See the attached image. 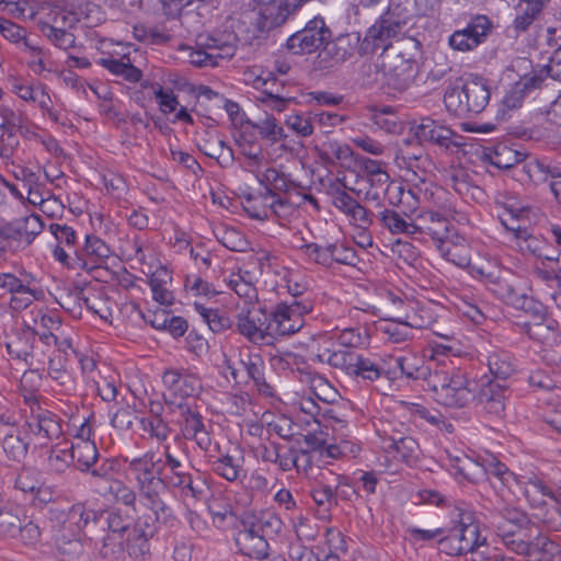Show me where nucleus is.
Instances as JSON below:
<instances>
[{
  "mask_svg": "<svg viewBox=\"0 0 561 561\" xmlns=\"http://www.w3.org/2000/svg\"><path fill=\"white\" fill-rule=\"evenodd\" d=\"M484 525L511 552L527 561H560V546L547 537L534 536V524L520 508L499 496L485 507Z\"/></svg>",
  "mask_w": 561,
  "mask_h": 561,
  "instance_id": "obj_1",
  "label": "nucleus"
},
{
  "mask_svg": "<svg viewBox=\"0 0 561 561\" xmlns=\"http://www.w3.org/2000/svg\"><path fill=\"white\" fill-rule=\"evenodd\" d=\"M127 470L136 489L159 497L172 489H179L195 499L201 494L194 486L190 465L184 462V456L176 454L169 444H164L160 453L148 450L130 459Z\"/></svg>",
  "mask_w": 561,
  "mask_h": 561,
  "instance_id": "obj_2",
  "label": "nucleus"
},
{
  "mask_svg": "<svg viewBox=\"0 0 561 561\" xmlns=\"http://www.w3.org/2000/svg\"><path fill=\"white\" fill-rule=\"evenodd\" d=\"M337 345L342 348L319 346L316 359L340 369L348 377L362 381H375L382 375V367L373 358L355 351L369 344L368 329L365 327H350L334 333Z\"/></svg>",
  "mask_w": 561,
  "mask_h": 561,
  "instance_id": "obj_3",
  "label": "nucleus"
},
{
  "mask_svg": "<svg viewBox=\"0 0 561 561\" xmlns=\"http://www.w3.org/2000/svg\"><path fill=\"white\" fill-rule=\"evenodd\" d=\"M478 382L453 360L443 366L432 377L430 390L435 400L447 408H465L477 397Z\"/></svg>",
  "mask_w": 561,
  "mask_h": 561,
  "instance_id": "obj_4",
  "label": "nucleus"
},
{
  "mask_svg": "<svg viewBox=\"0 0 561 561\" xmlns=\"http://www.w3.org/2000/svg\"><path fill=\"white\" fill-rule=\"evenodd\" d=\"M457 523L439 539V546L450 556H462L474 548L486 547V538L481 536L474 513L463 503L457 504L451 513Z\"/></svg>",
  "mask_w": 561,
  "mask_h": 561,
  "instance_id": "obj_5",
  "label": "nucleus"
},
{
  "mask_svg": "<svg viewBox=\"0 0 561 561\" xmlns=\"http://www.w3.org/2000/svg\"><path fill=\"white\" fill-rule=\"evenodd\" d=\"M44 224L41 216L28 214L0 220V257L14 254L30 247L42 233Z\"/></svg>",
  "mask_w": 561,
  "mask_h": 561,
  "instance_id": "obj_6",
  "label": "nucleus"
},
{
  "mask_svg": "<svg viewBox=\"0 0 561 561\" xmlns=\"http://www.w3.org/2000/svg\"><path fill=\"white\" fill-rule=\"evenodd\" d=\"M489 101V87L479 77L467 80L461 88L448 89L444 95L446 108L457 116L481 113Z\"/></svg>",
  "mask_w": 561,
  "mask_h": 561,
  "instance_id": "obj_7",
  "label": "nucleus"
},
{
  "mask_svg": "<svg viewBox=\"0 0 561 561\" xmlns=\"http://www.w3.org/2000/svg\"><path fill=\"white\" fill-rule=\"evenodd\" d=\"M314 300L309 299H284L267 307L270 325L274 335H291L300 331L305 324L304 317L312 312Z\"/></svg>",
  "mask_w": 561,
  "mask_h": 561,
  "instance_id": "obj_8",
  "label": "nucleus"
},
{
  "mask_svg": "<svg viewBox=\"0 0 561 561\" xmlns=\"http://www.w3.org/2000/svg\"><path fill=\"white\" fill-rule=\"evenodd\" d=\"M139 503L148 512L138 516L135 522V531L139 538L148 540L152 538L161 526L169 529L178 524L173 510L163 501L162 497L138 490Z\"/></svg>",
  "mask_w": 561,
  "mask_h": 561,
  "instance_id": "obj_9",
  "label": "nucleus"
},
{
  "mask_svg": "<svg viewBox=\"0 0 561 561\" xmlns=\"http://www.w3.org/2000/svg\"><path fill=\"white\" fill-rule=\"evenodd\" d=\"M332 37V31L322 16H314L304 28L291 34L285 44L294 55H306L321 50Z\"/></svg>",
  "mask_w": 561,
  "mask_h": 561,
  "instance_id": "obj_10",
  "label": "nucleus"
},
{
  "mask_svg": "<svg viewBox=\"0 0 561 561\" xmlns=\"http://www.w3.org/2000/svg\"><path fill=\"white\" fill-rule=\"evenodd\" d=\"M236 331L253 344H271L274 335L270 325L267 306L255 308L253 305L238 312Z\"/></svg>",
  "mask_w": 561,
  "mask_h": 561,
  "instance_id": "obj_11",
  "label": "nucleus"
},
{
  "mask_svg": "<svg viewBox=\"0 0 561 561\" xmlns=\"http://www.w3.org/2000/svg\"><path fill=\"white\" fill-rule=\"evenodd\" d=\"M492 27V21L486 15H474L463 28L456 30L449 35L448 45L456 51H471L486 41Z\"/></svg>",
  "mask_w": 561,
  "mask_h": 561,
  "instance_id": "obj_12",
  "label": "nucleus"
},
{
  "mask_svg": "<svg viewBox=\"0 0 561 561\" xmlns=\"http://www.w3.org/2000/svg\"><path fill=\"white\" fill-rule=\"evenodd\" d=\"M386 83L389 88L402 92L414 81L416 76L415 54L399 50L398 54L385 64Z\"/></svg>",
  "mask_w": 561,
  "mask_h": 561,
  "instance_id": "obj_13",
  "label": "nucleus"
},
{
  "mask_svg": "<svg viewBox=\"0 0 561 561\" xmlns=\"http://www.w3.org/2000/svg\"><path fill=\"white\" fill-rule=\"evenodd\" d=\"M209 465L215 474L231 483H242L248 476L245 457L238 446L211 456Z\"/></svg>",
  "mask_w": 561,
  "mask_h": 561,
  "instance_id": "obj_14",
  "label": "nucleus"
},
{
  "mask_svg": "<svg viewBox=\"0 0 561 561\" xmlns=\"http://www.w3.org/2000/svg\"><path fill=\"white\" fill-rule=\"evenodd\" d=\"M162 382L171 397L170 399L165 397V402L170 404H172L171 401L176 402V399L182 401L186 398L196 397L202 389L201 379L185 369H165L162 375Z\"/></svg>",
  "mask_w": 561,
  "mask_h": 561,
  "instance_id": "obj_15",
  "label": "nucleus"
},
{
  "mask_svg": "<svg viewBox=\"0 0 561 561\" xmlns=\"http://www.w3.org/2000/svg\"><path fill=\"white\" fill-rule=\"evenodd\" d=\"M412 129L420 142H432L446 149L462 146V136L431 117H422Z\"/></svg>",
  "mask_w": 561,
  "mask_h": 561,
  "instance_id": "obj_16",
  "label": "nucleus"
},
{
  "mask_svg": "<svg viewBox=\"0 0 561 561\" xmlns=\"http://www.w3.org/2000/svg\"><path fill=\"white\" fill-rule=\"evenodd\" d=\"M50 519L56 520L64 530L71 533L73 537L90 524L96 525L99 512L88 510L82 503L70 506L67 511L51 508Z\"/></svg>",
  "mask_w": 561,
  "mask_h": 561,
  "instance_id": "obj_17",
  "label": "nucleus"
},
{
  "mask_svg": "<svg viewBox=\"0 0 561 561\" xmlns=\"http://www.w3.org/2000/svg\"><path fill=\"white\" fill-rule=\"evenodd\" d=\"M171 403L181 410V415L183 416L182 434L184 438L194 440L202 450H208L211 445V437L202 414L193 410L187 403L174 401H171Z\"/></svg>",
  "mask_w": 561,
  "mask_h": 561,
  "instance_id": "obj_18",
  "label": "nucleus"
},
{
  "mask_svg": "<svg viewBox=\"0 0 561 561\" xmlns=\"http://www.w3.org/2000/svg\"><path fill=\"white\" fill-rule=\"evenodd\" d=\"M365 182L368 185L364 196L367 202H374L377 206H380L383 199H387L392 206L403 203L404 188L401 184L391 181L389 173L368 179Z\"/></svg>",
  "mask_w": 561,
  "mask_h": 561,
  "instance_id": "obj_19",
  "label": "nucleus"
},
{
  "mask_svg": "<svg viewBox=\"0 0 561 561\" xmlns=\"http://www.w3.org/2000/svg\"><path fill=\"white\" fill-rule=\"evenodd\" d=\"M396 367L401 374L411 380H423L427 387L431 386L432 377L438 370V362L426 359L415 353H405L394 358Z\"/></svg>",
  "mask_w": 561,
  "mask_h": 561,
  "instance_id": "obj_20",
  "label": "nucleus"
},
{
  "mask_svg": "<svg viewBox=\"0 0 561 561\" xmlns=\"http://www.w3.org/2000/svg\"><path fill=\"white\" fill-rule=\"evenodd\" d=\"M534 507H540L546 504L547 499L556 503H561V488L552 489L536 474L520 476L516 484Z\"/></svg>",
  "mask_w": 561,
  "mask_h": 561,
  "instance_id": "obj_21",
  "label": "nucleus"
},
{
  "mask_svg": "<svg viewBox=\"0 0 561 561\" xmlns=\"http://www.w3.org/2000/svg\"><path fill=\"white\" fill-rule=\"evenodd\" d=\"M394 34L380 19H376L365 32L359 43L360 55H375L381 50L382 54L392 48V42L397 38Z\"/></svg>",
  "mask_w": 561,
  "mask_h": 561,
  "instance_id": "obj_22",
  "label": "nucleus"
},
{
  "mask_svg": "<svg viewBox=\"0 0 561 561\" xmlns=\"http://www.w3.org/2000/svg\"><path fill=\"white\" fill-rule=\"evenodd\" d=\"M511 233L523 254H529L545 261H559V257L548 255L547 250H550L548 242L540 236L534 234L526 226L513 227Z\"/></svg>",
  "mask_w": 561,
  "mask_h": 561,
  "instance_id": "obj_23",
  "label": "nucleus"
},
{
  "mask_svg": "<svg viewBox=\"0 0 561 561\" xmlns=\"http://www.w3.org/2000/svg\"><path fill=\"white\" fill-rule=\"evenodd\" d=\"M416 233H424L431 237L436 247L454 231L449 220L436 211H422L415 219Z\"/></svg>",
  "mask_w": 561,
  "mask_h": 561,
  "instance_id": "obj_24",
  "label": "nucleus"
},
{
  "mask_svg": "<svg viewBox=\"0 0 561 561\" xmlns=\"http://www.w3.org/2000/svg\"><path fill=\"white\" fill-rule=\"evenodd\" d=\"M242 528L238 530L236 535V543L239 547L240 551L249 556L250 558H255L260 561L268 558V542L265 535H261L250 526H248L247 520H242Z\"/></svg>",
  "mask_w": 561,
  "mask_h": 561,
  "instance_id": "obj_25",
  "label": "nucleus"
},
{
  "mask_svg": "<svg viewBox=\"0 0 561 561\" xmlns=\"http://www.w3.org/2000/svg\"><path fill=\"white\" fill-rule=\"evenodd\" d=\"M75 253L82 268L93 270L103 266L112 251L101 238L87 234L83 248L80 251L75 250Z\"/></svg>",
  "mask_w": 561,
  "mask_h": 561,
  "instance_id": "obj_26",
  "label": "nucleus"
},
{
  "mask_svg": "<svg viewBox=\"0 0 561 561\" xmlns=\"http://www.w3.org/2000/svg\"><path fill=\"white\" fill-rule=\"evenodd\" d=\"M507 393L505 386L490 380L480 390L477 388L476 398L486 413L501 419L505 414Z\"/></svg>",
  "mask_w": 561,
  "mask_h": 561,
  "instance_id": "obj_27",
  "label": "nucleus"
},
{
  "mask_svg": "<svg viewBox=\"0 0 561 561\" xmlns=\"http://www.w3.org/2000/svg\"><path fill=\"white\" fill-rule=\"evenodd\" d=\"M542 1L518 0L515 7V18L512 28L516 35L528 32L531 27L540 26L543 9Z\"/></svg>",
  "mask_w": 561,
  "mask_h": 561,
  "instance_id": "obj_28",
  "label": "nucleus"
},
{
  "mask_svg": "<svg viewBox=\"0 0 561 561\" xmlns=\"http://www.w3.org/2000/svg\"><path fill=\"white\" fill-rule=\"evenodd\" d=\"M377 225L392 236L416 234L415 222L405 213H399L393 208H382L375 215Z\"/></svg>",
  "mask_w": 561,
  "mask_h": 561,
  "instance_id": "obj_29",
  "label": "nucleus"
},
{
  "mask_svg": "<svg viewBox=\"0 0 561 561\" xmlns=\"http://www.w3.org/2000/svg\"><path fill=\"white\" fill-rule=\"evenodd\" d=\"M96 525L105 530L106 536L103 537V546H121L124 534L129 530L130 523L118 511H103L99 512Z\"/></svg>",
  "mask_w": 561,
  "mask_h": 561,
  "instance_id": "obj_30",
  "label": "nucleus"
},
{
  "mask_svg": "<svg viewBox=\"0 0 561 561\" xmlns=\"http://www.w3.org/2000/svg\"><path fill=\"white\" fill-rule=\"evenodd\" d=\"M435 248L447 262L462 268L469 266L471 249L466 238L453 231L448 238L444 239Z\"/></svg>",
  "mask_w": 561,
  "mask_h": 561,
  "instance_id": "obj_31",
  "label": "nucleus"
},
{
  "mask_svg": "<svg viewBox=\"0 0 561 561\" xmlns=\"http://www.w3.org/2000/svg\"><path fill=\"white\" fill-rule=\"evenodd\" d=\"M310 494L314 503L319 507H323L325 511H330L333 506H337L333 472L318 468V473L314 476Z\"/></svg>",
  "mask_w": 561,
  "mask_h": 561,
  "instance_id": "obj_32",
  "label": "nucleus"
},
{
  "mask_svg": "<svg viewBox=\"0 0 561 561\" xmlns=\"http://www.w3.org/2000/svg\"><path fill=\"white\" fill-rule=\"evenodd\" d=\"M239 363L244 368L248 378L253 381L257 391L265 397H273L274 388L265 379L263 357L257 353L240 352Z\"/></svg>",
  "mask_w": 561,
  "mask_h": 561,
  "instance_id": "obj_33",
  "label": "nucleus"
},
{
  "mask_svg": "<svg viewBox=\"0 0 561 561\" xmlns=\"http://www.w3.org/2000/svg\"><path fill=\"white\" fill-rule=\"evenodd\" d=\"M227 287L232 290L244 305L253 306L259 301V291L252 272L238 270L230 273L225 279Z\"/></svg>",
  "mask_w": 561,
  "mask_h": 561,
  "instance_id": "obj_34",
  "label": "nucleus"
},
{
  "mask_svg": "<svg viewBox=\"0 0 561 561\" xmlns=\"http://www.w3.org/2000/svg\"><path fill=\"white\" fill-rule=\"evenodd\" d=\"M385 434L383 449L390 454L393 459L408 465H412L417 460L419 444L413 437Z\"/></svg>",
  "mask_w": 561,
  "mask_h": 561,
  "instance_id": "obj_35",
  "label": "nucleus"
},
{
  "mask_svg": "<svg viewBox=\"0 0 561 561\" xmlns=\"http://www.w3.org/2000/svg\"><path fill=\"white\" fill-rule=\"evenodd\" d=\"M483 356V363L488 366L492 377L496 379L507 380L517 370L515 356L506 350L492 348Z\"/></svg>",
  "mask_w": 561,
  "mask_h": 561,
  "instance_id": "obj_36",
  "label": "nucleus"
},
{
  "mask_svg": "<svg viewBox=\"0 0 561 561\" xmlns=\"http://www.w3.org/2000/svg\"><path fill=\"white\" fill-rule=\"evenodd\" d=\"M540 76L526 75L515 82L502 100V108L514 111L522 107L526 98L540 88Z\"/></svg>",
  "mask_w": 561,
  "mask_h": 561,
  "instance_id": "obj_37",
  "label": "nucleus"
},
{
  "mask_svg": "<svg viewBox=\"0 0 561 561\" xmlns=\"http://www.w3.org/2000/svg\"><path fill=\"white\" fill-rule=\"evenodd\" d=\"M523 328L531 340L548 347L557 345L561 339L559 323L550 316L538 322H525Z\"/></svg>",
  "mask_w": 561,
  "mask_h": 561,
  "instance_id": "obj_38",
  "label": "nucleus"
},
{
  "mask_svg": "<svg viewBox=\"0 0 561 561\" xmlns=\"http://www.w3.org/2000/svg\"><path fill=\"white\" fill-rule=\"evenodd\" d=\"M397 165L405 171V176L410 181L419 180L425 182L432 161L428 156L419 149V156H410L409 150H401L396 157Z\"/></svg>",
  "mask_w": 561,
  "mask_h": 561,
  "instance_id": "obj_39",
  "label": "nucleus"
},
{
  "mask_svg": "<svg viewBox=\"0 0 561 561\" xmlns=\"http://www.w3.org/2000/svg\"><path fill=\"white\" fill-rule=\"evenodd\" d=\"M117 471L118 463L116 459L103 458L101 460L99 459L96 465L91 466L90 470H87L84 473L90 476L89 483L94 490L101 496L106 497V486H108L112 481L117 480L114 478Z\"/></svg>",
  "mask_w": 561,
  "mask_h": 561,
  "instance_id": "obj_40",
  "label": "nucleus"
},
{
  "mask_svg": "<svg viewBox=\"0 0 561 561\" xmlns=\"http://www.w3.org/2000/svg\"><path fill=\"white\" fill-rule=\"evenodd\" d=\"M28 427L33 434L46 440L56 439L62 433L59 417L53 412L42 410L41 408H38L36 413H33Z\"/></svg>",
  "mask_w": 561,
  "mask_h": 561,
  "instance_id": "obj_41",
  "label": "nucleus"
},
{
  "mask_svg": "<svg viewBox=\"0 0 561 561\" xmlns=\"http://www.w3.org/2000/svg\"><path fill=\"white\" fill-rule=\"evenodd\" d=\"M2 438V449L5 456L14 461H22L27 454L28 444L20 436L19 431L3 417H0V435Z\"/></svg>",
  "mask_w": 561,
  "mask_h": 561,
  "instance_id": "obj_42",
  "label": "nucleus"
},
{
  "mask_svg": "<svg viewBox=\"0 0 561 561\" xmlns=\"http://www.w3.org/2000/svg\"><path fill=\"white\" fill-rule=\"evenodd\" d=\"M257 181L266 188L265 196L276 197L277 192L287 193L295 191L299 184L286 174L275 168H267L257 176Z\"/></svg>",
  "mask_w": 561,
  "mask_h": 561,
  "instance_id": "obj_43",
  "label": "nucleus"
},
{
  "mask_svg": "<svg viewBox=\"0 0 561 561\" xmlns=\"http://www.w3.org/2000/svg\"><path fill=\"white\" fill-rule=\"evenodd\" d=\"M413 15L407 1L389 0L386 10L378 16L397 36L411 22Z\"/></svg>",
  "mask_w": 561,
  "mask_h": 561,
  "instance_id": "obj_44",
  "label": "nucleus"
},
{
  "mask_svg": "<svg viewBox=\"0 0 561 561\" xmlns=\"http://www.w3.org/2000/svg\"><path fill=\"white\" fill-rule=\"evenodd\" d=\"M450 472L460 483H479L485 477V462L480 465L468 456L455 457L450 460Z\"/></svg>",
  "mask_w": 561,
  "mask_h": 561,
  "instance_id": "obj_45",
  "label": "nucleus"
},
{
  "mask_svg": "<svg viewBox=\"0 0 561 561\" xmlns=\"http://www.w3.org/2000/svg\"><path fill=\"white\" fill-rule=\"evenodd\" d=\"M98 65L105 68L113 76L122 77L128 82L136 83L142 78V71L135 67L127 54L117 59L113 56L102 57L98 60Z\"/></svg>",
  "mask_w": 561,
  "mask_h": 561,
  "instance_id": "obj_46",
  "label": "nucleus"
},
{
  "mask_svg": "<svg viewBox=\"0 0 561 561\" xmlns=\"http://www.w3.org/2000/svg\"><path fill=\"white\" fill-rule=\"evenodd\" d=\"M318 157L328 165L345 164L353 159L352 148L342 141L329 139L317 147Z\"/></svg>",
  "mask_w": 561,
  "mask_h": 561,
  "instance_id": "obj_47",
  "label": "nucleus"
},
{
  "mask_svg": "<svg viewBox=\"0 0 561 561\" xmlns=\"http://www.w3.org/2000/svg\"><path fill=\"white\" fill-rule=\"evenodd\" d=\"M400 319L409 321L414 330H421L431 327L436 316L430 302L413 299Z\"/></svg>",
  "mask_w": 561,
  "mask_h": 561,
  "instance_id": "obj_48",
  "label": "nucleus"
},
{
  "mask_svg": "<svg viewBox=\"0 0 561 561\" xmlns=\"http://www.w3.org/2000/svg\"><path fill=\"white\" fill-rule=\"evenodd\" d=\"M69 450L72 463L80 472L90 470L91 466L96 465L100 459V453L92 440L72 443Z\"/></svg>",
  "mask_w": 561,
  "mask_h": 561,
  "instance_id": "obj_49",
  "label": "nucleus"
},
{
  "mask_svg": "<svg viewBox=\"0 0 561 561\" xmlns=\"http://www.w3.org/2000/svg\"><path fill=\"white\" fill-rule=\"evenodd\" d=\"M520 476L515 474L508 467L495 458L485 461V477L494 489L497 483L511 490L517 484Z\"/></svg>",
  "mask_w": 561,
  "mask_h": 561,
  "instance_id": "obj_50",
  "label": "nucleus"
},
{
  "mask_svg": "<svg viewBox=\"0 0 561 561\" xmlns=\"http://www.w3.org/2000/svg\"><path fill=\"white\" fill-rule=\"evenodd\" d=\"M400 318L401 316H391L389 321L380 327L388 342L400 344L414 337V328L410 327L409 321Z\"/></svg>",
  "mask_w": 561,
  "mask_h": 561,
  "instance_id": "obj_51",
  "label": "nucleus"
},
{
  "mask_svg": "<svg viewBox=\"0 0 561 561\" xmlns=\"http://www.w3.org/2000/svg\"><path fill=\"white\" fill-rule=\"evenodd\" d=\"M47 373L60 387L61 392L71 394L76 391V381L71 374L66 370L61 356L49 358Z\"/></svg>",
  "mask_w": 561,
  "mask_h": 561,
  "instance_id": "obj_52",
  "label": "nucleus"
},
{
  "mask_svg": "<svg viewBox=\"0 0 561 561\" xmlns=\"http://www.w3.org/2000/svg\"><path fill=\"white\" fill-rule=\"evenodd\" d=\"M194 309L213 333H222L231 327L229 317L218 309L207 308L199 302H194Z\"/></svg>",
  "mask_w": 561,
  "mask_h": 561,
  "instance_id": "obj_53",
  "label": "nucleus"
},
{
  "mask_svg": "<svg viewBox=\"0 0 561 561\" xmlns=\"http://www.w3.org/2000/svg\"><path fill=\"white\" fill-rule=\"evenodd\" d=\"M244 520H247L248 526L261 535H265L266 538L278 534L283 525L280 518L270 512L261 513L259 516L248 517Z\"/></svg>",
  "mask_w": 561,
  "mask_h": 561,
  "instance_id": "obj_54",
  "label": "nucleus"
},
{
  "mask_svg": "<svg viewBox=\"0 0 561 561\" xmlns=\"http://www.w3.org/2000/svg\"><path fill=\"white\" fill-rule=\"evenodd\" d=\"M187 53V60L195 67H215L217 66V56L214 55L211 48H207L206 39L199 36L197 39V48L185 47L183 48Z\"/></svg>",
  "mask_w": 561,
  "mask_h": 561,
  "instance_id": "obj_55",
  "label": "nucleus"
},
{
  "mask_svg": "<svg viewBox=\"0 0 561 561\" xmlns=\"http://www.w3.org/2000/svg\"><path fill=\"white\" fill-rule=\"evenodd\" d=\"M524 158V153L506 145H497L494 148V152L490 156V163L497 169L508 170L522 162Z\"/></svg>",
  "mask_w": 561,
  "mask_h": 561,
  "instance_id": "obj_56",
  "label": "nucleus"
},
{
  "mask_svg": "<svg viewBox=\"0 0 561 561\" xmlns=\"http://www.w3.org/2000/svg\"><path fill=\"white\" fill-rule=\"evenodd\" d=\"M35 282L25 283L16 293L11 295L9 306L14 311H22L30 307L33 301L41 299L42 290L34 286Z\"/></svg>",
  "mask_w": 561,
  "mask_h": 561,
  "instance_id": "obj_57",
  "label": "nucleus"
},
{
  "mask_svg": "<svg viewBox=\"0 0 561 561\" xmlns=\"http://www.w3.org/2000/svg\"><path fill=\"white\" fill-rule=\"evenodd\" d=\"M327 194L330 196L332 205L345 216L357 202L347 193L346 186L340 180L328 185Z\"/></svg>",
  "mask_w": 561,
  "mask_h": 561,
  "instance_id": "obj_58",
  "label": "nucleus"
},
{
  "mask_svg": "<svg viewBox=\"0 0 561 561\" xmlns=\"http://www.w3.org/2000/svg\"><path fill=\"white\" fill-rule=\"evenodd\" d=\"M252 128L256 129L262 138L272 142H277L286 138L284 128L277 123L276 118L272 115H266L265 118L259 122H247Z\"/></svg>",
  "mask_w": 561,
  "mask_h": 561,
  "instance_id": "obj_59",
  "label": "nucleus"
},
{
  "mask_svg": "<svg viewBox=\"0 0 561 561\" xmlns=\"http://www.w3.org/2000/svg\"><path fill=\"white\" fill-rule=\"evenodd\" d=\"M319 56H323L324 58L329 57L330 67L345 61L351 56L347 37H339L336 41L330 39L328 44L322 47Z\"/></svg>",
  "mask_w": 561,
  "mask_h": 561,
  "instance_id": "obj_60",
  "label": "nucleus"
},
{
  "mask_svg": "<svg viewBox=\"0 0 561 561\" xmlns=\"http://www.w3.org/2000/svg\"><path fill=\"white\" fill-rule=\"evenodd\" d=\"M513 308L524 311L530 318L528 322H538L549 316L543 304L525 293L520 295Z\"/></svg>",
  "mask_w": 561,
  "mask_h": 561,
  "instance_id": "obj_61",
  "label": "nucleus"
},
{
  "mask_svg": "<svg viewBox=\"0 0 561 561\" xmlns=\"http://www.w3.org/2000/svg\"><path fill=\"white\" fill-rule=\"evenodd\" d=\"M20 148V140L15 133L0 134V167L9 170L14 167V157Z\"/></svg>",
  "mask_w": 561,
  "mask_h": 561,
  "instance_id": "obj_62",
  "label": "nucleus"
},
{
  "mask_svg": "<svg viewBox=\"0 0 561 561\" xmlns=\"http://www.w3.org/2000/svg\"><path fill=\"white\" fill-rule=\"evenodd\" d=\"M139 423L141 430L159 443H164L171 434V427L159 415L141 417Z\"/></svg>",
  "mask_w": 561,
  "mask_h": 561,
  "instance_id": "obj_63",
  "label": "nucleus"
},
{
  "mask_svg": "<svg viewBox=\"0 0 561 561\" xmlns=\"http://www.w3.org/2000/svg\"><path fill=\"white\" fill-rule=\"evenodd\" d=\"M489 290L500 300L510 306H514L524 291L518 290L515 286L505 279H491L488 284Z\"/></svg>",
  "mask_w": 561,
  "mask_h": 561,
  "instance_id": "obj_64",
  "label": "nucleus"
}]
</instances>
